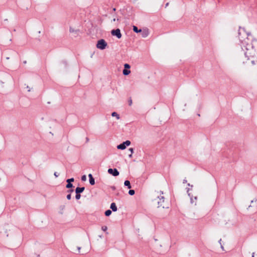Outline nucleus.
Listing matches in <instances>:
<instances>
[{"mask_svg": "<svg viewBox=\"0 0 257 257\" xmlns=\"http://www.w3.org/2000/svg\"><path fill=\"white\" fill-rule=\"evenodd\" d=\"M239 39L244 47H247L248 45L249 35L245 32L244 29H239L238 31Z\"/></svg>", "mask_w": 257, "mask_h": 257, "instance_id": "nucleus-1", "label": "nucleus"}, {"mask_svg": "<svg viewBox=\"0 0 257 257\" xmlns=\"http://www.w3.org/2000/svg\"><path fill=\"white\" fill-rule=\"evenodd\" d=\"M157 201L158 204V207H162L163 208H168V207L165 206L164 203L165 201V198L163 196H162L161 194L159 196H157V199H156Z\"/></svg>", "mask_w": 257, "mask_h": 257, "instance_id": "nucleus-2", "label": "nucleus"}, {"mask_svg": "<svg viewBox=\"0 0 257 257\" xmlns=\"http://www.w3.org/2000/svg\"><path fill=\"white\" fill-rule=\"evenodd\" d=\"M107 45V43L104 39H100L97 41L96 47L100 50H104Z\"/></svg>", "mask_w": 257, "mask_h": 257, "instance_id": "nucleus-3", "label": "nucleus"}, {"mask_svg": "<svg viewBox=\"0 0 257 257\" xmlns=\"http://www.w3.org/2000/svg\"><path fill=\"white\" fill-rule=\"evenodd\" d=\"M130 144L131 142L127 140L118 145L117 148L119 150H124L126 148V146H130Z\"/></svg>", "mask_w": 257, "mask_h": 257, "instance_id": "nucleus-4", "label": "nucleus"}, {"mask_svg": "<svg viewBox=\"0 0 257 257\" xmlns=\"http://www.w3.org/2000/svg\"><path fill=\"white\" fill-rule=\"evenodd\" d=\"M111 34L112 36H115L118 39H120L121 37V34L119 29L112 30L111 32Z\"/></svg>", "mask_w": 257, "mask_h": 257, "instance_id": "nucleus-5", "label": "nucleus"}, {"mask_svg": "<svg viewBox=\"0 0 257 257\" xmlns=\"http://www.w3.org/2000/svg\"><path fill=\"white\" fill-rule=\"evenodd\" d=\"M108 173L110 174H111L112 175H113V176H117L119 175V172L118 171V170L114 168V169H108Z\"/></svg>", "mask_w": 257, "mask_h": 257, "instance_id": "nucleus-6", "label": "nucleus"}, {"mask_svg": "<svg viewBox=\"0 0 257 257\" xmlns=\"http://www.w3.org/2000/svg\"><path fill=\"white\" fill-rule=\"evenodd\" d=\"M140 33H141V36L143 38H146L149 34V30L147 28L142 30V32Z\"/></svg>", "mask_w": 257, "mask_h": 257, "instance_id": "nucleus-7", "label": "nucleus"}, {"mask_svg": "<svg viewBox=\"0 0 257 257\" xmlns=\"http://www.w3.org/2000/svg\"><path fill=\"white\" fill-rule=\"evenodd\" d=\"M85 188L84 187H77L75 189L76 194H80L84 190Z\"/></svg>", "mask_w": 257, "mask_h": 257, "instance_id": "nucleus-8", "label": "nucleus"}, {"mask_svg": "<svg viewBox=\"0 0 257 257\" xmlns=\"http://www.w3.org/2000/svg\"><path fill=\"white\" fill-rule=\"evenodd\" d=\"M110 208L114 212L116 211L117 210V207H116V204H115V203H112L110 204Z\"/></svg>", "mask_w": 257, "mask_h": 257, "instance_id": "nucleus-9", "label": "nucleus"}, {"mask_svg": "<svg viewBox=\"0 0 257 257\" xmlns=\"http://www.w3.org/2000/svg\"><path fill=\"white\" fill-rule=\"evenodd\" d=\"M124 186H127L128 189H130L132 187L131 185L130 182L128 180L125 181L124 183Z\"/></svg>", "mask_w": 257, "mask_h": 257, "instance_id": "nucleus-10", "label": "nucleus"}, {"mask_svg": "<svg viewBox=\"0 0 257 257\" xmlns=\"http://www.w3.org/2000/svg\"><path fill=\"white\" fill-rule=\"evenodd\" d=\"M133 31L137 33H140L141 32H142V30L141 29H138V27L137 26H133Z\"/></svg>", "mask_w": 257, "mask_h": 257, "instance_id": "nucleus-11", "label": "nucleus"}, {"mask_svg": "<svg viewBox=\"0 0 257 257\" xmlns=\"http://www.w3.org/2000/svg\"><path fill=\"white\" fill-rule=\"evenodd\" d=\"M122 73L124 75H127L131 73V71L124 69L123 70Z\"/></svg>", "mask_w": 257, "mask_h": 257, "instance_id": "nucleus-12", "label": "nucleus"}, {"mask_svg": "<svg viewBox=\"0 0 257 257\" xmlns=\"http://www.w3.org/2000/svg\"><path fill=\"white\" fill-rule=\"evenodd\" d=\"M111 115L112 116H115L116 117V119H119L120 118V117H119V114H118L116 112H113L112 113H111Z\"/></svg>", "mask_w": 257, "mask_h": 257, "instance_id": "nucleus-13", "label": "nucleus"}, {"mask_svg": "<svg viewBox=\"0 0 257 257\" xmlns=\"http://www.w3.org/2000/svg\"><path fill=\"white\" fill-rule=\"evenodd\" d=\"M112 213L110 210H107L105 212V215L106 216H109Z\"/></svg>", "mask_w": 257, "mask_h": 257, "instance_id": "nucleus-14", "label": "nucleus"}, {"mask_svg": "<svg viewBox=\"0 0 257 257\" xmlns=\"http://www.w3.org/2000/svg\"><path fill=\"white\" fill-rule=\"evenodd\" d=\"M73 187V184L71 183H67V184L66 186L67 188H71Z\"/></svg>", "mask_w": 257, "mask_h": 257, "instance_id": "nucleus-15", "label": "nucleus"}, {"mask_svg": "<svg viewBox=\"0 0 257 257\" xmlns=\"http://www.w3.org/2000/svg\"><path fill=\"white\" fill-rule=\"evenodd\" d=\"M89 183H90V184L91 185H94V184H95V180H94V178H93V179H89Z\"/></svg>", "mask_w": 257, "mask_h": 257, "instance_id": "nucleus-16", "label": "nucleus"}, {"mask_svg": "<svg viewBox=\"0 0 257 257\" xmlns=\"http://www.w3.org/2000/svg\"><path fill=\"white\" fill-rule=\"evenodd\" d=\"M135 191L134 190H130L128 191V194L130 195H133L135 194Z\"/></svg>", "mask_w": 257, "mask_h": 257, "instance_id": "nucleus-17", "label": "nucleus"}, {"mask_svg": "<svg viewBox=\"0 0 257 257\" xmlns=\"http://www.w3.org/2000/svg\"><path fill=\"white\" fill-rule=\"evenodd\" d=\"M74 181V178H70V179H68L67 180H66V182L67 183H71L72 182H73Z\"/></svg>", "mask_w": 257, "mask_h": 257, "instance_id": "nucleus-18", "label": "nucleus"}, {"mask_svg": "<svg viewBox=\"0 0 257 257\" xmlns=\"http://www.w3.org/2000/svg\"><path fill=\"white\" fill-rule=\"evenodd\" d=\"M81 195L80 194H76L75 198L79 200L80 198Z\"/></svg>", "mask_w": 257, "mask_h": 257, "instance_id": "nucleus-19", "label": "nucleus"}, {"mask_svg": "<svg viewBox=\"0 0 257 257\" xmlns=\"http://www.w3.org/2000/svg\"><path fill=\"white\" fill-rule=\"evenodd\" d=\"M107 226H102L101 227V229H102L103 231H105L107 230Z\"/></svg>", "mask_w": 257, "mask_h": 257, "instance_id": "nucleus-20", "label": "nucleus"}, {"mask_svg": "<svg viewBox=\"0 0 257 257\" xmlns=\"http://www.w3.org/2000/svg\"><path fill=\"white\" fill-rule=\"evenodd\" d=\"M86 177L85 175H83L82 177H81V180L83 181H86Z\"/></svg>", "mask_w": 257, "mask_h": 257, "instance_id": "nucleus-21", "label": "nucleus"}, {"mask_svg": "<svg viewBox=\"0 0 257 257\" xmlns=\"http://www.w3.org/2000/svg\"><path fill=\"white\" fill-rule=\"evenodd\" d=\"M124 68L126 69H129L130 68V66L128 64H125L124 65Z\"/></svg>", "mask_w": 257, "mask_h": 257, "instance_id": "nucleus-22", "label": "nucleus"}, {"mask_svg": "<svg viewBox=\"0 0 257 257\" xmlns=\"http://www.w3.org/2000/svg\"><path fill=\"white\" fill-rule=\"evenodd\" d=\"M67 197V199L68 200H70V199H71V194H68V195H67V197Z\"/></svg>", "mask_w": 257, "mask_h": 257, "instance_id": "nucleus-23", "label": "nucleus"}, {"mask_svg": "<svg viewBox=\"0 0 257 257\" xmlns=\"http://www.w3.org/2000/svg\"><path fill=\"white\" fill-rule=\"evenodd\" d=\"M128 104L130 106L132 104V100L131 98H130L128 100Z\"/></svg>", "mask_w": 257, "mask_h": 257, "instance_id": "nucleus-24", "label": "nucleus"}, {"mask_svg": "<svg viewBox=\"0 0 257 257\" xmlns=\"http://www.w3.org/2000/svg\"><path fill=\"white\" fill-rule=\"evenodd\" d=\"M186 189H187V193H188V195H189V196H190V193L189 192V190H190V188H188V187H187L186 188Z\"/></svg>", "mask_w": 257, "mask_h": 257, "instance_id": "nucleus-25", "label": "nucleus"}, {"mask_svg": "<svg viewBox=\"0 0 257 257\" xmlns=\"http://www.w3.org/2000/svg\"><path fill=\"white\" fill-rule=\"evenodd\" d=\"M88 177H89V179H93V176H92V174H89L88 175Z\"/></svg>", "mask_w": 257, "mask_h": 257, "instance_id": "nucleus-26", "label": "nucleus"}, {"mask_svg": "<svg viewBox=\"0 0 257 257\" xmlns=\"http://www.w3.org/2000/svg\"><path fill=\"white\" fill-rule=\"evenodd\" d=\"M129 151L131 152L132 154L134 153V149L133 148H130Z\"/></svg>", "mask_w": 257, "mask_h": 257, "instance_id": "nucleus-27", "label": "nucleus"}, {"mask_svg": "<svg viewBox=\"0 0 257 257\" xmlns=\"http://www.w3.org/2000/svg\"><path fill=\"white\" fill-rule=\"evenodd\" d=\"M54 175L56 177H58L59 176V174L57 173V172H55Z\"/></svg>", "mask_w": 257, "mask_h": 257, "instance_id": "nucleus-28", "label": "nucleus"}, {"mask_svg": "<svg viewBox=\"0 0 257 257\" xmlns=\"http://www.w3.org/2000/svg\"><path fill=\"white\" fill-rule=\"evenodd\" d=\"M72 192H73V189H70V190H68V192H69V194H71V193H72Z\"/></svg>", "mask_w": 257, "mask_h": 257, "instance_id": "nucleus-29", "label": "nucleus"}, {"mask_svg": "<svg viewBox=\"0 0 257 257\" xmlns=\"http://www.w3.org/2000/svg\"><path fill=\"white\" fill-rule=\"evenodd\" d=\"M80 248H81V247H77V249H78V251H79V252H80Z\"/></svg>", "mask_w": 257, "mask_h": 257, "instance_id": "nucleus-30", "label": "nucleus"}, {"mask_svg": "<svg viewBox=\"0 0 257 257\" xmlns=\"http://www.w3.org/2000/svg\"><path fill=\"white\" fill-rule=\"evenodd\" d=\"M129 157H130V158H132V153L129 155Z\"/></svg>", "mask_w": 257, "mask_h": 257, "instance_id": "nucleus-31", "label": "nucleus"}, {"mask_svg": "<svg viewBox=\"0 0 257 257\" xmlns=\"http://www.w3.org/2000/svg\"><path fill=\"white\" fill-rule=\"evenodd\" d=\"M186 186H188V187H190V184H189V183H187V184H186Z\"/></svg>", "mask_w": 257, "mask_h": 257, "instance_id": "nucleus-32", "label": "nucleus"}, {"mask_svg": "<svg viewBox=\"0 0 257 257\" xmlns=\"http://www.w3.org/2000/svg\"><path fill=\"white\" fill-rule=\"evenodd\" d=\"M187 183V181L184 180V182H183V183L184 184V183Z\"/></svg>", "mask_w": 257, "mask_h": 257, "instance_id": "nucleus-33", "label": "nucleus"}, {"mask_svg": "<svg viewBox=\"0 0 257 257\" xmlns=\"http://www.w3.org/2000/svg\"><path fill=\"white\" fill-rule=\"evenodd\" d=\"M116 11V9H115V8H113V11H114H114Z\"/></svg>", "mask_w": 257, "mask_h": 257, "instance_id": "nucleus-34", "label": "nucleus"}, {"mask_svg": "<svg viewBox=\"0 0 257 257\" xmlns=\"http://www.w3.org/2000/svg\"><path fill=\"white\" fill-rule=\"evenodd\" d=\"M86 141H87V142H88L89 141V139L88 138H86Z\"/></svg>", "mask_w": 257, "mask_h": 257, "instance_id": "nucleus-35", "label": "nucleus"}, {"mask_svg": "<svg viewBox=\"0 0 257 257\" xmlns=\"http://www.w3.org/2000/svg\"><path fill=\"white\" fill-rule=\"evenodd\" d=\"M254 253H252V257H254Z\"/></svg>", "mask_w": 257, "mask_h": 257, "instance_id": "nucleus-36", "label": "nucleus"}, {"mask_svg": "<svg viewBox=\"0 0 257 257\" xmlns=\"http://www.w3.org/2000/svg\"><path fill=\"white\" fill-rule=\"evenodd\" d=\"M168 4H169L168 3H167V4H166V7L167 6H168Z\"/></svg>", "mask_w": 257, "mask_h": 257, "instance_id": "nucleus-37", "label": "nucleus"}, {"mask_svg": "<svg viewBox=\"0 0 257 257\" xmlns=\"http://www.w3.org/2000/svg\"><path fill=\"white\" fill-rule=\"evenodd\" d=\"M113 21L115 22V19H113Z\"/></svg>", "mask_w": 257, "mask_h": 257, "instance_id": "nucleus-38", "label": "nucleus"}]
</instances>
